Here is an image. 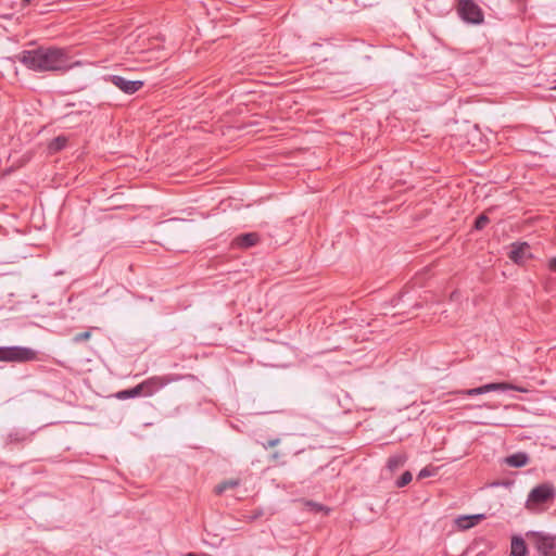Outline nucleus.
Wrapping results in <instances>:
<instances>
[{"label":"nucleus","instance_id":"1","mask_svg":"<svg viewBox=\"0 0 556 556\" xmlns=\"http://www.w3.org/2000/svg\"><path fill=\"white\" fill-rule=\"evenodd\" d=\"M12 62H20L27 70L43 73L53 72L64 74L70 70L80 66V61H72L68 50L55 46H39L31 50H23L12 58Z\"/></svg>","mask_w":556,"mask_h":556},{"label":"nucleus","instance_id":"2","mask_svg":"<svg viewBox=\"0 0 556 556\" xmlns=\"http://www.w3.org/2000/svg\"><path fill=\"white\" fill-rule=\"evenodd\" d=\"M526 538L540 556H556V535L529 531L526 533Z\"/></svg>","mask_w":556,"mask_h":556},{"label":"nucleus","instance_id":"3","mask_svg":"<svg viewBox=\"0 0 556 556\" xmlns=\"http://www.w3.org/2000/svg\"><path fill=\"white\" fill-rule=\"evenodd\" d=\"M184 377L181 375L177 374H169L165 376H153L144 381H142L140 384L142 395L144 396H151L155 394L157 391L163 389L165 386L181 380Z\"/></svg>","mask_w":556,"mask_h":556},{"label":"nucleus","instance_id":"4","mask_svg":"<svg viewBox=\"0 0 556 556\" xmlns=\"http://www.w3.org/2000/svg\"><path fill=\"white\" fill-rule=\"evenodd\" d=\"M36 352L24 346H0L1 362H29L36 359Z\"/></svg>","mask_w":556,"mask_h":556},{"label":"nucleus","instance_id":"5","mask_svg":"<svg viewBox=\"0 0 556 556\" xmlns=\"http://www.w3.org/2000/svg\"><path fill=\"white\" fill-rule=\"evenodd\" d=\"M457 12L465 22L470 24L479 25L484 20L481 8L472 0H459Z\"/></svg>","mask_w":556,"mask_h":556},{"label":"nucleus","instance_id":"6","mask_svg":"<svg viewBox=\"0 0 556 556\" xmlns=\"http://www.w3.org/2000/svg\"><path fill=\"white\" fill-rule=\"evenodd\" d=\"M35 431L22 427H13L3 437L5 447L23 446L33 441Z\"/></svg>","mask_w":556,"mask_h":556},{"label":"nucleus","instance_id":"7","mask_svg":"<svg viewBox=\"0 0 556 556\" xmlns=\"http://www.w3.org/2000/svg\"><path fill=\"white\" fill-rule=\"evenodd\" d=\"M104 80L111 83L126 94L136 93L144 85L142 80H130L119 75H108L104 77Z\"/></svg>","mask_w":556,"mask_h":556},{"label":"nucleus","instance_id":"8","mask_svg":"<svg viewBox=\"0 0 556 556\" xmlns=\"http://www.w3.org/2000/svg\"><path fill=\"white\" fill-rule=\"evenodd\" d=\"M508 257L517 265H522L529 258H532L531 247L528 242H514L510 245Z\"/></svg>","mask_w":556,"mask_h":556},{"label":"nucleus","instance_id":"9","mask_svg":"<svg viewBox=\"0 0 556 556\" xmlns=\"http://www.w3.org/2000/svg\"><path fill=\"white\" fill-rule=\"evenodd\" d=\"M555 495V489L548 484H540L531 490L528 495V503L544 504Z\"/></svg>","mask_w":556,"mask_h":556},{"label":"nucleus","instance_id":"10","mask_svg":"<svg viewBox=\"0 0 556 556\" xmlns=\"http://www.w3.org/2000/svg\"><path fill=\"white\" fill-rule=\"evenodd\" d=\"M530 457L526 452H517L503 459V463L513 468H521L528 465Z\"/></svg>","mask_w":556,"mask_h":556},{"label":"nucleus","instance_id":"11","mask_svg":"<svg viewBox=\"0 0 556 556\" xmlns=\"http://www.w3.org/2000/svg\"><path fill=\"white\" fill-rule=\"evenodd\" d=\"M260 241V236L256 232H247L239 235L235 238L233 243L242 249L254 247Z\"/></svg>","mask_w":556,"mask_h":556},{"label":"nucleus","instance_id":"12","mask_svg":"<svg viewBox=\"0 0 556 556\" xmlns=\"http://www.w3.org/2000/svg\"><path fill=\"white\" fill-rule=\"evenodd\" d=\"M528 553L526 541L520 535H513L508 556H526Z\"/></svg>","mask_w":556,"mask_h":556},{"label":"nucleus","instance_id":"13","mask_svg":"<svg viewBox=\"0 0 556 556\" xmlns=\"http://www.w3.org/2000/svg\"><path fill=\"white\" fill-rule=\"evenodd\" d=\"M483 518V515L463 516L457 519L458 527L462 529H469L477 525Z\"/></svg>","mask_w":556,"mask_h":556},{"label":"nucleus","instance_id":"14","mask_svg":"<svg viewBox=\"0 0 556 556\" xmlns=\"http://www.w3.org/2000/svg\"><path fill=\"white\" fill-rule=\"evenodd\" d=\"M140 395H142L140 384H137L136 387L130 388V389L118 391L116 393V397L118 400L134 399V397L140 396Z\"/></svg>","mask_w":556,"mask_h":556},{"label":"nucleus","instance_id":"15","mask_svg":"<svg viewBox=\"0 0 556 556\" xmlns=\"http://www.w3.org/2000/svg\"><path fill=\"white\" fill-rule=\"evenodd\" d=\"M482 388H483L484 394L492 392V391H507V390L514 389L513 386L505 383V382L486 383V384H483Z\"/></svg>","mask_w":556,"mask_h":556},{"label":"nucleus","instance_id":"16","mask_svg":"<svg viewBox=\"0 0 556 556\" xmlns=\"http://www.w3.org/2000/svg\"><path fill=\"white\" fill-rule=\"evenodd\" d=\"M406 462V457L404 455H393L389 457L387 462V467L390 471H395L400 467H402Z\"/></svg>","mask_w":556,"mask_h":556},{"label":"nucleus","instance_id":"17","mask_svg":"<svg viewBox=\"0 0 556 556\" xmlns=\"http://www.w3.org/2000/svg\"><path fill=\"white\" fill-rule=\"evenodd\" d=\"M239 485L238 480H226L215 486L216 494H223L228 489H233Z\"/></svg>","mask_w":556,"mask_h":556},{"label":"nucleus","instance_id":"18","mask_svg":"<svg viewBox=\"0 0 556 556\" xmlns=\"http://www.w3.org/2000/svg\"><path fill=\"white\" fill-rule=\"evenodd\" d=\"M413 479V475L410 471H405L401 475V477L395 481V485L397 488L406 486Z\"/></svg>","mask_w":556,"mask_h":556},{"label":"nucleus","instance_id":"19","mask_svg":"<svg viewBox=\"0 0 556 556\" xmlns=\"http://www.w3.org/2000/svg\"><path fill=\"white\" fill-rule=\"evenodd\" d=\"M66 142L67 140L65 137L59 136L51 141L50 149L55 151L62 150L65 148Z\"/></svg>","mask_w":556,"mask_h":556},{"label":"nucleus","instance_id":"20","mask_svg":"<svg viewBox=\"0 0 556 556\" xmlns=\"http://www.w3.org/2000/svg\"><path fill=\"white\" fill-rule=\"evenodd\" d=\"M489 222L490 219L485 214H480L475 220V229L482 230Z\"/></svg>","mask_w":556,"mask_h":556},{"label":"nucleus","instance_id":"21","mask_svg":"<svg viewBox=\"0 0 556 556\" xmlns=\"http://www.w3.org/2000/svg\"><path fill=\"white\" fill-rule=\"evenodd\" d=\"M458 394L468 395V396H475V395H481L484 394L482 386L478 388L472 389H466L462 391H457Z\"/></svg>","mask_w":556,"mask_h":556},{"label":"nucleus","instance_id":"22","mask_svg":"<svg viewBox=\"0 0 556 556\" xmlns=\"http://www.w3.org/2000/svg\"><path fill=\"white\" fill-rule=\"evenodd\" d=\"M305 505L307 507H309V509L312 511H316V513H318V511H326V513H328L329 511V509L327 507H325L324 505H321L319 503L313 502V501H307L305 503Z\"/></svg>","mask_w":556,"mask_h":556},{"label":"nucleus","instance_id":"23","mask_svg":"<svg viewBox=\"0 0 556 556\" xmlns=\"http://www.w3.org/2000/svg\"><path fill=\"white\" fill-rule=\"evenodd\" d=\"M90 337H91V332L90 331H84V332L76 333L73 337L72 341L77 344V343H80L83 341L89 340Z\"/></svg>","mask_w":556,"mask_h":556},{"label":"nucleus","instance_id":"24","mask_svg":"<svg viewBox=\"0 0 556 556\" xmlns=\"http://www.w3.org/2000/svg\"><path fill=\"white\" fill-rule=\"evenodd\" d=\"M279 442H280V439L279 438H275V439L268 440L267 442L262 443V446L265 450H268L269 447H274V446L278 445Z\"/></svg>","mask_w":556,"mask_h":556},{"label":"nucleus","instance_id":"25","mask_svg":"<svg viewBox=\"0 0 556 556\" xmlns=\"http://www.w3.org/2000/svg\"><path fill=\"white\" fill-rule=\"evenodd\" d=\"M432 476V470L428 467L422 468L418 473V479L427 478Z\"/></svg>","mask_w":556,"mask_h":556},{"label":"nucleus","instance_id":"26","mask_svg":"<svg viewBox=\"0 0 556 556\" xmlns=\"http://www.w3.org/2000/svg\"><path fill=\"white\" fill-rule=\"evenodd\" d=\"M548 268L549 270L552 271H555L556 273V256L555 257H552L548 262Z\"/></svg>","mask_w":556,"mask_h":556},{"label":"nucleus","instance_id":"27","mask_svg":"<svg viewBox=\"0 0 556 556\" xmlns=\"http://www.w3.org/2000/svg\"><path fill=\"white\" fill-rule=\"evenodd\" d=\"M279 457H280L279 452H275V453H273V455H271V458H273V459H275V460H276V459H278Z\"/></svg>","mask_w":556,"mask_h":556},{"label":"nucleus","instance_id":"28","mask_svg":"<svg viewBox=\"0 0 556 556\" xmlns=\"http://www.w3.org/2000/svg\"><path fill=\"white\" fill-rule=\"evenodd\" d=\"M30 1H31V0H23V3H24V4H28V3H30Z\"/></svg>","mask_w":556,"mask_h":556},{"label":"nucleus","instance_id":"29","mask_svg":"<svg viewBox=\"0 0 556 556\" xmlns=\"http://www.w3.org/2000/svg\"><path fill=\"white\" fill-rule=\"evenodd\" d=\"M554 89L556 90V86L554 87Z\"/></svg>","mask_w":556,"mask_h":556}]
</instances>
